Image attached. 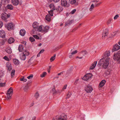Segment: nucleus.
<instances>
[{
    "label": "nucleus",
    "instance_id": "39",
    "mask_svg": "<svg viewBox=\"0 0 120 120\" xmlns=\"http://www.w3.org/2000/svg\"><path fill=\"white\" fill-rule=\"evenodd\" d=\"M81 53H82L83 56H85L87 53V52L86 51H82Z\"/></svg>",
    "mask_w": 120,
    "mask_h": 120
},
{
    "label": "nucleus",
    "instance_id": "49",
    "mask_svg": "<svg viewBox=\"0 0 120 120\" xmlns=\"http://www.w3.org/2000/svg\"><path fill=\"white\" fill-rule=\"evenodd\" d=\"M77 51L76 50H75V51H73V52H71V54H72V55L75 54H76V53H77Z\"/></svg>",
    "mask_w": 120,
    "mask_h": 120
},
{
    "label": "nucleus",
    "instance_id": "7",
    "mask_svg": "<svg viewBox=\"0 0 120 120\" xmlns=\"http://www.w3.org/2000/svg\"><path fill=\"white\" fill-rule=\"evenodd\" d=\"M38 23L37 22H34L32 25L33 27V30L34 32H36V30L38 28Z\"/></svg>",
    "mask_w": 120,
    "mask_h": 120
},
{
    "label": "nucleus",
    "instance_id": "40",
    "mask_svg": "<svg viewBox=\"0 0 120 120\" xmlns=\"http://www.w3.org/2000/svg\"><path fill=\"white\" fill-rule=\"evenodd\" d=\"M27 79H25L24 77H23L22 78H20V80L22 81L26 82L27 81Z\"/></svg>",
    "mask_w": 120,
    "mask_h": 120
},
{
    "label": "nucleus",
    "instance_id": "53",
    "mask_svg": "<svg viewBox=\"0 0 120 120\" xmlns=\"http://www.w3.org/2000/svg\"><path fill=\"white\" fill-rule=\"evenodd\" d=\"M6 66L7 68L10 67V66H11V65L10 63H9L8 64H7Z\"/></svg>",
    "mask_w": 120,
    "mask_h": 120
},
{
    "label": "nucleus",
    "instance_id": "32",
    "mask_svg": "<svg viewBox=\"0 0 120 120\" xmlns=\"http://www.w3.org/2000/svg\"><path fill=\"white\" fill-rule=\"evenodd\" d=\"M56 56V54H54L53 56L51 57L50 59V61L51 62H52L53 61V60L55 59Z\"/></svg>",
    "mask_w": 120,
    "mask_h": 120
},
{
    "label": "nucleus",
    "instance_id": "30",
    "mask_svg": "<svg viewBox=\"0 0 120 120\" xmlns=\"http://www.w3.org/2000/svg\"><path fill=\"white\" fill-rule=\"evenodd\" d=\"M88 75L87 74L86 75L83 77L82 79L83 80L88 81V77L87 76Z\"/></svg>",
    "mask_w": 120,
    "mask_h": 120
},
{
    "label": "nucleus",
    "instance_id": "21",
    "mask_svg": "<svg viewBox=\"0 0 120 120\" xmlns=\"http://www.w3.org/2000/svg\"><path fill=\"white\" fill-rule=\"evenodd\" d=\"M42 25H40L39 26H38V28L36 30V32L38 31V32H42Z\"/></svg>",
    "mask_w": 120,
    "mask_h": 120
},
{
    "label": "nucleus",
    "instance_id": "54",
    "mask_svg": "<svg viewBox=\"0 0 120 120\" xmlns=\"http://www.w3.org/2000/svg\"><path fill=\"white\" fill-rule=\"evenodd\" d=\"M6 66L7 68L10 67V66H11V65L10 63H9L8 64H7Z\"/></svg>",
    "mask_w": 120,
    "mask_h": 120
},
{
    "label": "nucleus",
    "instance_id": "9",
    "mask_svg": "<svg viewBox=\"0 0 120 120\" xmlns=\"http://www.w3.org/2000/svg\"><path fill=\"white\" fill-rule=\"evenodd\" d=\"M61 5L63 7H68L69 4L67 3V1L66 0H61Z\"/></svg>",
    "mask_w": 120,
    "mask_h": 120
},
{
    "label": "nucleus",
    "instance_id": "23",
    "mask_svg": "<svg viewBox=\"0 0 120 120\" xmlns=\"http://www.w3.org/2000/svg\"><path fill=\"white\" fill-rule=\"evenodd\" d=\"M24 48L23 46L22 45H20L18 47V50L19 52H22Z\"/></svg>",
    "mask_w": 120,
    "mask_h": 120
},
{
    "label": "nucleus",
    "instance_id": "1",
    "mask_svg": "<svg viewBox=\"0 0 120 120\" xmlns=\"http://www.w3.org/2000/svg\"><path fill=\"white\" fill-rule=\"evenodd\" d=\"M110 58H107L105 59L102 58L98 62V65L101 66L102 68L103 69H106L107 68L109 64Z\"/></svg>",
    "mask_w": 120,
    "mask_h": 120
},
{
    "label": "nucleus",
    "instance_id": "44",
    "mask_svg": "<svg viewBox=\"0 0 120 120\" xmlns=\"http://www.w3.org/2000/svg\"><path fill=\"white\" fill-rule=\"evenodd\" d=\"M5 83H0V87H3L5 86Z\"/></svg>",
    "mask_w": 120,
    "mask_h": 120
},
{
    "label": "nucleus",
    "instance_id": "8",
    "mask_svg": "<svg viewBox=\"0 0 120 120\" xmlns=\"http://www.w3.org/2000/svg\"><path fill=\"white\" fill-rule=\"evenodd\" d=\"M110 55V51L108 50L105 51L104 53V56L103 57L105 59H106L107 58H110L109 56Z\"/></svg>",
    "mask_w": 120,
    "mask_h": 120
},
{
    "label": "nucleus",
    "instance_id": "35",
    "mask_svg": "<svg viewBox=\"0 0 120 120\" xmlns=\"http://www.w3.org/2000/svg\"><path fill=\"white\" fill-rule=\"evenodd\" d=\"M51 92L54 95H55L56 93V91L55 88H53L52 89V90L51 91Z\"/></svg>",
    "mask_w": 120,
    "mask_h": 120
},
{
    "label": "nucleus",
    "instance_id": "22",
    "mask_svg": "<svg viewBox=\"0 0 120 120\" xmlns=\"http://www.w3.org/2000/svg\"><path fill=\"white\" fill-rule=\"evenodd\" d=\"M15 41L14 39L12 37H10L9 38L8 40V42L10 44H11Z\"/></svg>",
    "mask_w": 120,
    "mask_h": 120
},
{
    "label": "nucleus",
    "instance_id": "42",
    "mask_svg": "<svg viewBox=\"0 0 120 120\" xmlns=\"http://www.w3.org/2000/svg\"><path fill=\"white\" fill-rule=\"evenodd\" d=\"M39 94L38 93H36L35 95V98L37 99V98L39 97Z\"/></svg>",
    "mask_w": 120,
    "mask_h": 120
},
{
    "label": "nucleus",
    "instance_id": "27",
    "mask_svg": "<svg viewBox=\"0 0 120 120\" xmlns=\"http://www.w3.org/2000/svg\"><path fill=\"white\" fill-rule=\"evenodd\" d=\"M5 51L7 53L10 54L12 52L11 49L10 48L6 49Z\"/></svg>",
    "mask_w": 120,
    "mask_h": 120
},
{
    "label": "nucleus",
    "instance_id": "60",
    "mask_svg": "<svg viewBox=\"0 0 120 120\" xmlns=\"http://www.w3.org/2000/svg\"><path fill=\"white\" fill-rule=\"evenodd\" d=\"M116 33V32H114L113 33V34H112V37H114L115 36Z\"/></svg>",
    "mask_w": 120,
    "mask_h": 120
},
{
    "label": "nucleus",
    "instance_id": "6",
    "mask_svg": "<svg viewBox=\"0 0 120 120\" xmlns=\"http://www.w3.org/2000/svg\"><path fill=\"white\" fill-rule=\"evenodd\" d=\"M31 81L30 80L28 81L27 83V84L24 88V90L25 92H27L29 89V87L31 85Z\"/></svg>",
    "mask_w": 120,
    "mask_h": 120
},
{
    "label": "nucleus",
    "instance_id": "46",
    "mask_svg": "<svg viewBox=\"0 0 120 120\" xmlns=\"http://www.w3.org/2000/svg\"><path fill=\"white\" fill-rule=\"evenodd\" d=\"M33 75L32 74H31L30 75L28 76L27 77V78L28 79H31L32 78H33Z\"/></svg>",
    "mask_w": 120,
    "mask_h": 120
},
{
    "label": "nucleus",
    "instance_id": "48",
    "mask_svg": "<svg viewBox=\"0 0 120 120\" xmlns=\"http://www.w3.org/2000/svg\"><path fill=\"white\" fill-rule=\"evenodd\" d=\"M112 20V19H110L107 22V24H108L111 23V21Z\"/></svg>",
    "mask_w": 120,
    "mask_h": 120
},
{
    "label": "nucleus",
    "instance_id": "10",
    "mask_svg": "<svg viewBox=\"0 0 120 120\" xmlns=\"http://www.w3.org/2000/svg\"><path fill=\"white\" fill-rule=\"evenodd\" d=\"M14 26L13 24L12 23H9L5 25V27L9 30H10L13 29Z\"/></svg>",
    "mask_w": 120,
    "mask_h": 120
},
{
    "label": "nucleus",
    "instance_id": "19",
    "mask_svg": "<svg viewBox=\"0 0 120 120\" xmlns=\"http://www.w3.org/2000/svg\"><path fill=\"white\" fill-rule=\"evenodd\" d=\"M63 8L62 7L58 6V8H56V10L58 12H60L61 11L63 10Z\"/></svg>",
    "mask_w": 120,
    "mask_h": 120
},
{
    "label": "nucleus",
    "instance_id": "45",
    "mask_svg": "<svg viewBox=\"0 0 120 120\" xmlns=\"http://www.w3.org/2000/svg\"><path fill=\"white\" fill-rule=\"evenodd\" d=\"M76 11V10L75 9H74L72 11L70 12L71 14H73L75 13Z\"/></svg>",
    "mask_w": 120,
    "mask_h": 120
},
{
    "label": "nucleus",
    "instance_id": "31",
    "mask_svg": "<svg viewBox=\"0 0 120 120\" xmlns=\"http://www.w3.org/2000/svg\"><path fill=\"white\" fill-rule=\"evenodd\" d=\"M69 3L71 4H75L76 3V0H69Z\"/></svg>",
    "mask_w": 120,
    "mask_h": 120
},
{
    "label": "nucleus",
    "instance_id": "20",
    "mask_svg": "<svg viewBox=\"0 0 120 120\" xmlns=\"http://www.w3.org/2000/svg\"><path fill=\"white\" fill-rule=\"evenodd\" d=\"M97 63V61H95L94 63H93L92 65L90 67V69L91 70L93 69Z\"/></svg>",
    "mask_w": 120,
    "mask_h": 120
},
{
    "label": "nucleus",
    "instance_id": "5",
    "mask_svg": "<svg viewBox=\"0 0 120 120\" xmlns=\"http://www.w3.org/2000/svg\"><path fill=\"white\" fill-rule=\"evenodd\" d=\"M85 91L87 93H91L93 90L92 86L89 84L86 85L85 87Z\"/></svg>",
    "mask_w": 120,
    "mask_h": 120
},
{
    "label": "nucleus",
    "instance_id": "51",
    "mask_svg": "<svg viewBox=\"0 0 120 120\" xmlns=\"http://www.w3.org/2000/svg\"><path fill=\"white\" fill-rule=\"evenodd\" d=\"M79 79H77L75 80V82L74 83V84L75 85H76L77 84L78 82V81H79Z\"/></svg>",
    "mask_w": 120,
    "mask_h": 120
},
{
    "label": "nucleus",
    "instance_id": "36",
    "mask_svg": "<svg viewBox=\"0 0 120 120\" xmlns=\"http://www.w3.org/2000/svg\"><path fill=\"white\" fill-rule=\"evenodd\" d=\"M47 74L45 72H43L42 73L41 75L40 76L42 78H43L45 77Z\"/></svg>",
    "mask_w": 120,
    "mask_h": 120
},
{
    "label": "nucleus",
    "instance_id": "58",
    "mask_svg": "<svg viewBox=\"0 0 120 120\" xmlns=\"http://www.w3.org/2000/svg\"><path fill=\"white\" fill-rule=\"evenodd\" d=\"M10 66V67H9L8 68V70H9V71H11V69H12L11 66Z\"/></svg>",
    "mask_w": 120,
    "mask_h": 120
},
{
    "label": "nucleus",
    "instance_id": "61",
    "mask_svg": "<svg viewBox=\"0 0 120 120\" xmlns=\"http://www.w3.org/2000/svg\"><path fill=\"white\" fill-rule=\"evenodd\" d=\"M71 73V71H70L68 70L67 71V74L68 75H69V74Z\"/></svg>",
    "mask_w": 120,
    "mask_h": 120
},
{
    "label": "nucleus",
    "instance_id": "43",
    "mask_svg": "<svg viewBox=\"0 0 120 120\" xmlns=\"http://www.w3.org/2000/svg\"><path fill=\"white\" fill-rule=\"evenodd\" d=\"M3 59L7 61H9V59L8 57L6 56H4L3 58Z\"/></svg>",
    "mask_w": 120,
    "mask_h": 120
},
{
    "label": "nucleus",
    "instance_id": "3",
    "mask_svg": "<svg viewBox=\"0 0 120 120\" xmlns=\"http://www.w3.org/2000/svg\"><path fill=\"white\" fill-rule=\"evenodd\" d=\"M113 59L115 60L120 62V51L114 54Z\"/></svg>",
    "mask_w": 120,
    "mask_h": 120
},
{
    "label": "nucleus",
    "instance_id": "33",
    "mask_svg": "<svg viewBox=\"0 0 120 120\" xmlns=\"http://www.w3.org/2000/svg\"><path fill=\"white\" fill-rule=\"evenodd\" d=\"M54 10H51L50 11H48V13H49V15L50 16H53V11Z\"/></svg>",
    "mask_w": 120,
    "mask_h": 120
},
{
    "label": "nucleus",
    "instance_id": "13",
    "mask_svg": "<svg viewBox=\"0 0 120 120\" xmlns=\"http://www.w3.org/2000/svg\"><path fill=\"white\" fill-rule=\"evenodd\" d=\"M49 27L48 26H46L43 27L42 28V33H46L49 31Z\"/></svg>",
    "mask_w": 120,
    "mask_h": 120
},
{
    "label": "nucleus",
    "instance_id": "29",
    "mask_svg": "<svg viewBox=\"0 0 120 120\" xmlns=\"http://www.w3.org/2000/svg\"><path fill=\"white\" fill-rule=\"evenodd\" d=\"M13 61L14 63L15 64L17 65L19 64V61L18 60L16 59H14L13 60Z\"/></svg>",
    "mask_w": 120,
    "mask_h": 120
},
{
    "label": "nucleus",
    "instance_id": "12",
    "mask_svg": "<svg viewBox=\"0 0 120 120\" xmlns=\"http://www.w3.org/2000/svg\"><path fill=\"white\" fill-rule=\"evenodd\" d=\"M120 49V46L119 45L117 44L114 45L112 49V51L114 52Z\"/></svg>",
    "mask_w": 120,
    "mask_h": 120
},
{
    "label": "nucleus",
    "instance_id": "24",
    "mask_svg": "<svg viewBox=\"0 0 120 120\" xmlns=\"http://www.w3.org/2000/svg\"><path fill=\"white\" fill-rule=\"evenodd\" d=\"M49 7L51 9H52L51 10H56V8L53 4H50L49 5Z\"/></svg>",
    "mask_w": 120,
    "mask_h": 120
},
{
    "label": "nucleus",
    "instance_id": "57",
    "mask_svg": "<svg viewBox=\"0 0 120 120\" xmlns=\"http://www.w3.org/2000/svg\"><path fill=\"white\" fill-rule=\"evenodd\" d=\"M108 34V32H105V33L104 34V35H105L104 36V37L107 36V35Z\"/></svg>",
    "mask_w": 120,
    "mask_h": 120
},
{
    "label": "nucleus",
    "instance_id": "50",
    "mask_svg": "<svg viewBox=\"0 0 120 120\" xmlns=\"http://www.w3.org/2000/svg\"><path fill=\"white\" fill-rule=\"evenodd\" d=\"M94 7V5L93 4H92L90 6V10L91 11L92 10V9Z\"/></svg>",
    "mask_w": 120,
    "mask_h": 120
},
{
    "label": "nucleus",
    "instance_id": "64",
    "mask_svg": "<svg viewBox=\"0 0 120 120\" xmlns=\"http://www.w3.org/2000/svg\"><path fill=\"white\" fill-rule=\"evenodd\" d=\"M36 118V116H34L32 117V119L31 120H35Z\"/></svg>",
    "mask_w": 120,
    "mask_h": 120
},
{
    "label": "nucleus",
    "instance_id": "63",
    "mask_svg": "<svg viewBox=\"0 0 120 120\" xmlns=\"http://www.w3.org/2000/svg\"><path fill=\"white\" fill-rule=\"evenodd\" d=\"M63 72L64 71L61 72L60 73H58L57 75H61L62 74H63Z\"/></svg>",
    "mask_w": 120,
    "mask_h": 120
},
{
    "label": "nucleus",
    "instance_id": "16",
    "mask_svg": "<svg viewBox=\"0 0 120 120\" xmlns=\"http://www.w3.org/2000/svg\"><path fill=\"white\" fill-rule=\"evenodd\" d=\"M106 81L105 80H102L100 83L99 85V87L100 88L102 87L105 83Z\"/></svg>",
    "mask_w": 120,
    "mask_h": 120
},
{
    "label": "nucleus",
    "instance_id": "17",
    "mask_svg": "<svg viewBox=\"0 0 120 120\" xmlns=\"http://www.w3.org/2000/svg\"><path fill=\"white\" fill-rule=\"evenodd\" d=\"M20 58L21 60H25L26 58V56L24 53L21 54L20 55Z\"/></svg>",
    "mask_w": 120,
    "mask_h": 120
},
{
    "label": "nucleus",
    "instance_id": "41",
    "mask_svg": "<svg viewBox=\"0 0 120 120\" xmlns=\"http://www.w3.org/2000/svg\"><path fill=\"white\" fill-rule=\"evenodd\" d=\"M33 36L34 38L36 39H39V36L37 35H33Z\"/></svg>",
    "mask_w": 120,
    "mask_h": 120
},
{
    "label": "nucleus",
    "instance_id": "28",
    "mask_svg": "<svg viewBox=\"0 0 120 120\" xmlns=\"http://www.w3.org/2000/svg\"><path fill=\"white\" fill-rule=\"evenodd\" d=\"M6 8L12 10L13 9V7L11 5L8 4Z\"/></svg>",
    "mask_w": 120,
    "mask_h": 120
},
{
    "label": "nucleus",
    "instance_id": "14",
    "mask_svg": "<svg viewBox=\"0 0 120 120\" xmlns=\"http://www.w3.org/2000/svg\"><path fill=\"white\" fill-rule=\"evenodd\" d=\"M0 37L3 38H5V34L3 30H0Z\"/></svg>",
    "mask_w": 120,
    "mask_h": 120
},
{
    "label": "nucleus",
    "instance_id": "25",
    "mask_svg": "<svg viewBox=\"0 0 120 120\" xmlns=\"http://www.w3.org/2000/svg\"><path fill=\"white\" fill-rule=\"evenodd\" d=\"M51 16L49 14H47L46 15L45 17V19L46 20L48 21H50L51 20Z\"/></svg>",
    "mask_w": 120,
    "mask_h": 120
},
{
    "label": "nucleus",
    "instance_id": "26",
    "mask_svg": "<svg viewBox=\"0 0 120 120\" xmlns=\"http://www.w3.org/2000/svg\"><path fill=\"white\" fill-rule=\"evenodd\" d=\"M73 21L72 20H71L67 22H66L65 25V26H67L71 24Z\"/></svg>",
    "mask_w": 120,
    "mask_h": 120
},
{
    "label": "nucleus",
    "instance_id": "38",
    "mask_svg": "<svg viewBox=\"0 0 120 120\" xmlns=\"http://www.w3.org/2000/svg\"><path fill=\"white\" fill-rule=\"evenodd\" d=\"M23 53H24V54L26 56H28L29 54V52L27 50H25L24 52Z\"/></svg>",
    "mask_w": 120,
    "mask_h": 120
},
{
    "label": "nucleus",
    "instance_id": "15",
    "mask_svg": "<svg viewBox=\"0 0 120 120\" xmlns=\"http://www.w3.org/2000/svg\"><path fill=\"white\" fill-rule=\"evenodd\" d=\"M8 17H9L8 14L5 13H4L2 15L1 18L2 19L5 20L7 19Z\"/></svg>",
    "mask_w": 120,
    "mask_h": 120
},
{
    "label": "nucleus",
    "instance_id": "62",
    "mask_svg": "<svg viewBox=\"0 0 120 120\" xmlns=\"http://www.w3.org/2000/svg\"><path fill=\"white\" fill-rule=\"evenodd\" d=\"M44 51L45 50L44 49H42L40 52H39V53H42L43 52H44Z\"/></svg>",
    "mask_w": 120,
    "mask_h": 120
},
{
    "label": "nucleus",
    "instance_id": "34",
    "mask_svg": "<svg viewBox=\"0 0 120 120\" xmlns=\"http://www.w3.org/2000/svg\"><path fill=\"white\" fill-rule=\"evenodd\" d=\"M29 40L31 42H33L35 41V40L34 38L32 37H30L29 38Z\"/></svg>",
    "mask_w": 120,
    "mask_h": 120
},
{
    "label": "nucleus",
    "instance_id": "55",
    "mask_svg": "<svg viewBox=\"0 0 120 120\" xmlns=\"http://www.w3.org/2000/svg\"><path fill=\"white\" fill-rule=\"evenodd\" d=\"M23 118L24 117H20L19 119H17L15 120H22L23 119Z\"/></svg>",
    "mask_w": 120,
    "mask_h": 120
},
{
    "label": "nucleus",
    "instance_id": "37",
    "mask_svg": "<svg viewBox=\"0 0 120 120\" xmlns=\"http://www.w3.org/2000/svg\"><path fill=\"white\" fill-rule=\"evenodd\" d=\"M15 70H13L11 72V76L12 77H14L15 75Z\"/></svg>",
    "mask_w": 120,
    "mask_h": 120
},
{
    "label": "nucleus",
    "instance_id": "2",
    "mask_svg": "<svg viewBox=\"0 0 120 120\" xmlns=\"http://www.w3.org/2000/svg\"><path fill=\"white\" fill-rule=\"evenodd\" d=\"M67 116L64 113H62L58 116H56L54 118L53 120H67Z\"/></svg>",
    "mask_w": 120,
    "mask_h": 120
},
{
    "label": "nucleus",
    "instance_id": "4",
    "mask_svg": "<svg viewBox=\"0 0 120 120\" xmlns=\"http://www.w3.org/2000/svg\"><path fill=\"white\" fill-rule=\"evenodd\" d=\"M13 93V88L11 87L8 90L7 93V98L8 99L10 98Z\"/></svg>",
    "mask_w": 120,
    "mask_h": 120
},
{
    "label": "nucleus",
    "instance_id": "11",
    "mask_svg": "<svg viewBox=\"0 0 120 120\" xmlns=\"http://www.w3.org/2000/svg\"><path fill=\"white\" fill-rule=\"evenodd\" d=\"M14 6H17L19 4L20 5L22 4V2H19L18 0H11Z\"/></svg>",
    "mask_w": 120,
    "mask_h": 120
},
{
    "label": "nucleus",
    "instance_id": "59",
    "mask_svg": "<svg viewBox=\"0 0 120 120\" xmlns=\"http://www.w3.org/2000/svg\"><path fill=\"white\" fill-rule=\"evenodd\" d=\"M87 74V75H88L87 76H88V80H89V79L91 78V76H90V74Z\"/></svg>",
    "mask_w": 120,
    "mask_h": 120
},
{
    "label": "nucleus",
    "instance_id": "52",
    "mask_svg": "<svg viewBox=\"0 0 120 120\" xmlns=\"http://www.w3.org/2000/svg\"><path fill=\"white\" fill-rule=\"evenodd\" d=\"M3 25V22L1 21H0V28H1L2 27Z\"/></svg>",
    "mask_w": 120,
    "mask_h": 120
},
{
    "label": "nucleus",
    "instance_id": "56",
    "mask_svg": "<svg viewBox=\"0 0 120 120\" xmlns=\"http://www.w3.org/2000/svg\"><path fill=\"white\" fill-rule=\"evenodd\" d=\"M119 15L118 14L117 15H116L114 17V19H116L117 18L119 17Z\"/></svg>",
    "mask_w": 120,
    "mask_h": 120
},
{
    "label": "nucleus",
    "instance_id": "47",
    "mask_svg": "<svg viewBox=\"0 0 120 120\" xmlns=\"http://www.w3.org/2000/svg\"><path fill=\"white\" fill-rule=\"evenodd\" d=\"M71 94V93H69L67 95L66 98L67 99L69 98L70 97Z\"/></svg>",
    "mask_w": 120,
    "mask_h": 120
},
{
    "label": "nucleus",
    "instance_id": "18",
    "mask_svg": "<svg viewBox=\"0 0 120 120\" xmlns=\"http://www.w3.org/2000/svg\"><path fill=\"white\" fill-rule=\"evenodd\" d=\"M26 33V31L24 29H21L20 31L19 34L22 36H24Z\"/></svg>",
    "mask_w": 120,
    "mask_h": 120
}]
</instances>
